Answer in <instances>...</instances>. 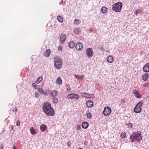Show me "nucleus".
<instances>
[{
	"instance_id": "22",
	"label": "nucleus",
	"mask_w": 149,
	"mask_h": 149,
	"mask_svg": "<svg viewBox=\"0 0 149 149\" xmlns=\"http://www.w3.org/2000/svg\"><path fill=\"white\" fill-rule=\"evenodd\" d=\"M75 45V43L72 41H71L68 43V46L69 47L72 48L74 47Z\"/></svg>"
},
{
	"instance_id": "13",
	"label": "nucleus",
	"mask_w": 149,
	"mask_h": 149,
	"mask_svg": "<svg viewBox=\"0 0 149 149\" xmlns=\"http://www.w3.org/2000/svg\"><path fill=\"white\" fill-rule=\"evenodd\" d=\"M133 93L137 98L139 99L141 97V95L140 94L139 92L136 90H134Z\"/></svg>"
},
{
	"instance_id": "47",
	"label": "nucleus",
	"mask_w": 149,
	"mask_h": 149,
	"mask_svg": "<svg viewBox=\"0 0 149 149\" xmlns=\"http://www.w3.org/2000/svg\"><path fill=\"white\" fill-rule=\"evenodd\" d=\"M13 149H17L15 145H14L13 146Z\"/></svg>"
},
{
	"instance_id": "36",
	"label": "nucleus",
	"mask_w": 149,
	"mask_h": 149,
	"mask_svg": "<svg viewBox=\"0 0 149 149\" xmlns=\"http://www.w3.org/2000/svg\"><path fill=\"white\" fill-rule=\"evenodd\" d=\"M38 91L41 93H42V92H43V89L41 88H39L38 90Z\"/></svg>"
},
{
	"instance_id": "48",
	"label": "nucleus",
	"mask_w": 149,
	"mask_h": 149,
	"mask_svg": "<svg viewBox=\"0 0 149 149\" xmlns=\"http://www.w3.org/2000/svg\"><path fill=\"white\" fill-rule=\"evenodd\" d=\"M17 109L16 107H15V112H17Z\"/></svg>"
},
{
	"instance_id": "6",
	"label": "nucleus",
	"mask_w": 149,
	"mask_h": 149,
	"mask_svg": "<svg viewBox=\"0 0 149 149\" xmlns=\"http://www.w3.org/2000/svg\"><path fill=\"white\" fill-rule=\"evenodd\" d=\"M111 112V109L110 107H107L104 108L103 113L105 116L110 114Z\"/></svg>"
},
{
	"instance_id": "31",
	"label": "nucleus",
	"mask_w": 149,
	"mask_h": 149,
	"mask_svg": "<svg viewBox=\"0 0 149 149\" xmlns=\"http://www.w3.org/2000/svg\"><path fill=\"white\" fill-rule=\"evenodd\" d=\"M74 32L75 33L78 34L80 32V30L78 28H76L74 30Z\"/></svg>"
},
{
	"instance_id": "51",
	"label": "nucleus",
	"mask_w": 149,
	"mask_h": 149,
	"mask_svg": "<svg viewBox=\"0 0 149 149\" xmlns=\"http://www.w3.org/2000/svg\"><path fill=\"white\" fill-rule=\"evenodd\" d=\"M7 118H6V119L5 120H6V119H7Z\"/></svg>"
},
{
	"instance_id": "5",
	"label": "nucleus",
	"mask_w": 149,
	"mask_h": 149,
	"mask_svg": "<svg viewBox=\"0 0 149 149\" xmlns=\"http://www.w3.org/2000/svg\"><path fill=\"white\" fill-rule=\"evenodd\" d=\"M54 64L55 68L58 69H60L62 64V60L58 58H54Z\"/></svg>"
},
{
	"instance_id": "38",
	"label": "nucleus",
	"mask_w": 149,
	"mask_h": 149,
	"mask_svg": "<svg viewBox=\"0 0 149 149\" xmlns=\"http://www.w3.org/2000/svg\"><path fill=\"white\" fill-rule=\"evenodd\" d=\"M20 121L18 120H17V122H16L17 126H20Z\"/></svg>"
},
{
	"instance_id": "21",
	"label": "nucleus",
	"mask_w": 149,
	"mask_h": 149,
	"mask_svg": "<svg viewBox=\"0 0 149 149\" xmlns=\"http://www.w3.org/2000/svg\"><path fill=\"white\" fill-rule=\"evenodd\" d=\"M101 10L103 13L105 14L107 11L108 9L106 7L104 6L101 8Z\"/></svg>"
},
{
	"instance_id": "12",
	"label": "nucleus",
	"mask_w": 149,
	"mask_h": 149,
	"mask_svg": "<svg viewBox=\"0 0 149 149\" xmlns=\"http://www.w3.org/2000/svg\"><path fill=\"white\" fill-rule=\"evenodd\" d=\"M65 35L64 34H61L60 37V39L61 43H63L65 42Z\"/></svg>"
},
{
	"instance_id": "32",
	"label": "nucleus",
	"mask_w": 149,
	"mask_h": 149,
	"mask_svg": "<svg viewBox=\"0 0 149 149\" xmlns=\"http://www.w3.org/2000/svg\"><path fill=\"white\" fill-rule=\"evenodd\" d=\"M126 136V134L125 133H124L123 132H122L121 133V135H120V137L122 138V139H124L125 138Z\"/></svg>"
},
{
	"instance_id": "30",
	"label": "nucleus",
	"mask_w": 149,
	"mask_h": 149,
	"mask_svg": "<svg viewBox=\"0 0 149 149\" xmlns=\"http://www.w3.org/2000/svg\"><path fill=\"white\" fill-rule=\"evenodd\" d=\"M57 19L58 21L61 22H63V18L61 16H58Z\"/></svg>"
},
{
	"instance_id": "25",
	"label": "nucleus",
	"mask_w": 149,
	"mask_h": 149,
	"mask_svg": "<svg viewBox=\"0 0 149 149\" xmlns=\"http://www.w3.org/2000/svg\"><path fill=\"white\" fill-rule=\"evenodd\" d=\"M42 77H40L38 78L37 80L36 81V83L37 84H39L42 80Z\"/></svg>"
},
{
	"instance_id": "4",
	"label": "nucleus",
	"mask_w": 149,
	"mask_h": 149,
	"mask_svg": "<svg viewBox=\"0 0 149 149\" xmlns=\"http://www.w3.org/2000/svg\"><path fill=\"white\" fill-rule=\"evenodd\" d=\"M143 103V101L141 100L139 102L135 107L134 111L136 113H140L142 110L141 106Z\"/></svg>"
},
{
	"instance_id": "8",
	"label": "nucleus",
	"mask_w": 149,
	"mask_h": 149,
	"mask_svg": "<svg viewBox=\"0 0 149 149\" xmlns=\"http://www.w3.org/2000/svg\"><path fill=\"white\" fill-rule=\"evenodd\" d=\"M79 97V96L76 94L75 93H70L69 94L68 96L67 97L68 98L70 99H78Z\"/></svg>"
},
{
	"instance_id": "7",
	"label": "nucleus",
	"mask_w": 149,
	"mask_h": 149,
	"mask_svg": "<svg viewBox=\"0 0 149 149\" xmlns=\"http://www.w3.org/2000/svg\"><path fill=\"white\" fill-rule=\"evenodd\" d=\"M81 95L83 97L87 98H93L95 97V96L93 94H90L86 92H83L81 93Z\"/></svg>"
},
{
	"instance_id": "34",
	"label": "nucleus",
	"mask_w": 149,
	"mask_h": 149,
	"mask_svg": "<svg viewBox=\"0 0 149 149\" xmlns=\"http://www.w3.org/2000/svg\"><path fill=\"white\" fill-rule=\"evenodd\" d=\"M143 87H149V83H146L143 84Z\"/></svg>"
},
{
	"instance_id": "16",
	"label": "nucleus",
	"mask_w": 149,
	"mask_h": 149,
	"mask_svg": "<svg viewBox=\"0 0 149 149\" xmlns=\"http://www.w3.org/2000/svg\"><path fill=\"white\" fill-rule=\"evenodd\" d=\"M149 76V74L148 73H146L143 74L142 76L143 79L145 81H147Z\"/></svg>"
},
{
	"instance_id": "11",
	"label": "nucleus",
	"mask_w": 149,
	"mask_h": 149,
	"mask_svg": "<svg viewBox=\"0 0 149 149\" xmlns=\"http://www.w3.org/2000/svg\"><path fill=\"white\" fill-rule=\"evenodd\" d=\"M76 49L78 50H81L83 48V45L81 42H78L75 46Z\"/></svg>"
},
{
	"instance_id": "14",
	"label": "nucleus",
	"mask_w": 149,
	"mask_h": 149,
	"mask_svg": "<svg viewBox=\"0 0 149 149\" xmlns=\"http://www.w3.org/2000/svg\"><path fill=\"white\" fill-rule=\"evenodd\" d=\"M107 61L109 63H111L113 61V58L111 56L109 55L107 56Z\"/></svg>"
},
{
	"instance_id": "41",
	"label": "nucleus",
	"mask_w": 149,
	"mask_h": 149,
	"mask_svg": "<svg viewBox=\"0 0 149 149\" xmlns=\"http://www.w3.org/2000/svg\"><path fill=\"white\" fill-rule=\"evenodd\" d=\"M4 147V146L3 144H1L0 146V149H3Z\"/></svg>"
},
{
	"instance_id": "45",
	"label": "nucleus",
	"mask_w": 149,
	"mask_h": 149,
	"mask_svg": "<svg viewBox=\"0 0 149 149\" xmlns=\"http://www.w3.org/2000/svg\"><path fill=\"white\" fill-rule=\"evenodd\" d=\"M10 127L11 128V130H13V129L14 127L13 125H10Z\"/></svg>"
},
{
	"instance_id": "2",
	"label": "nucleus",
	"mask_w": 149,
	"mask_h": 149,
	"mask_svg": "<svg viewBox=\"0 0 149 149\" xmlns=\"http://www.w3.org/2000/svg\"><path fill=\"white\" fill-rule=\"evenodd\" d=\"M130 138L132 142H133L134 140L137 142L140 141L142 138L141 132H138L133 133L130 136Z\"/></svg>"
},
{
	"instance_id": "3",
	"label": "nucleus",
	"mask_w": 149,
	"mask_h": 149,
	"mask_svg": "<svg viewBox=\"0 0 149 149\" xmlns=\"http://www.w3.org/2000/svg\"><path fill=\"white\" fill-rule=\"evenodd\" d=\"M122 6V2H117L112 5V9L116 12H119L121 11Z\"/></svg>"
},
{
	"instance_id": "23",
	"label": "nucleus",
	"mask_w": 149,
	"mask_h": 149,
	"mask_svg": "<svg viewBox=\"0 0 149 149\" xmlns=\"http://www.w3.org/2000/svg\"><path fill=\"white\" fill-rule=\"evenodd\" d=\"M86 115L87 118L89 119H91L92 118V115L90 112L89 111L86 112Z\"/></svg>"
},
{
	"instance_id": "24",
	"label": "nucleus",
	"mask_w": 149,
	"mask_h": 149,
	"mask_svg": "<svg viewBox=\"0 0 149 149\" xmlns=\"http://www.w3.org/2000/svg\"><path fill=\"white\" fill-rule=\"evenodd\" d=\"M56 82L57 84L60 85L62 83V80L60 77H58L56 79Z\"/></svg>"
},
{
	"instance_id": "28",
	"label": "nucleus",
	"mask_w": 149,
	"mask_h": 149,
	"mask_svg": "<svg viewBox=\"0 0 149 149\" xmlns=\"http://www.w3.org/2000/svg\"><path fill=\"white\" fill-rule=\"evenodd\" d=\"M30 131L32 134L34 135L36 134L35 130L33 127H31L30 129Z\"/></svg>"
},
{
	"instance_id": "49",
	"label": "nucleus",
	"mask_w": 149,
	"mask_h": 149,
	"mask_svg": "<svg viewBox=\"0 0 149 149\" xmlns=\"http://www.w3.org/2000/svg\"><path fill=\"white\" fill-rule=\"evenodd\" d=\"M68 146H70V144H68Z\"/></svg>"
},
{
	"instance_id": "18",
	"label": "nucleus",
	"mask_w": 149,
	"mask_h": 149,
	"mask_svg": "<svg viewBox=\"0 0 149 149\" xmlns=\"http://www.w3.org/2000/svg\"><path fill=\"white\" fill-rule=\"evenodd\" d=\"M58 95V91L57 90H54L51 93V96L52 97H56Z\"/></svg>"
},
{
	"instance_id": "10",
	"label": "nucleus",
	"mask_w": 149,
	"mask_h": 149,
	"mask_svg": "<svg viewBox=\"0 0 149 149\" xmlns=\"http://www.w3.org/2000/svg\"><path fill=\"white\" fill-rule=\"evenodd\" d=\"M143 71L145 72H149V62L146 64L143 67Z\"/></svg>"
},
{
	"instance_id": "29",
	"label": "nucleus",
	"mask_w": 149,
	"mask_h": 149,
	"mask_svg": "<svg viewBox=\"0 0 149 149\" xmlns=\"http://www.w3.org/2000/svg\"><path fill=\"white\" fill-rule=\"evenodd\" d=\"M52 102L54 103H57L58 102V99L56 97H52Z\"/></svg>"
},
{
	"instance_id": "20",
	"label": "nucleus",
	"mask_w": 149,
	"mask_h": 149,
	"mask_svg": "<svg viewBox=\"0 0 149 149\" xmlns=\"http://www.w3.org/2000/svg\"><path fill=\"white\" fill-rule=\"evenodd\" d=\"M51 50L50 49H47L44 54V56L45 57H48L49 56Z\"/></svg>"
},
{
	"instance_id": "19",
	"label": "nucleus",
	"mask_w": 149,
	"mask_h": 149,
	"mask_svg": "<svg viewBox=\"0 0 149 149\" xmlns=\"http://www.w3.org/2000/svg\"><path fill=\"white\" fill-rule=\"evenodd\" d=\"M86 105L88 107H92L93 106V103L92 101L89 100L87 102Z\"/></svg>"
},
{
	"instance_id": "52",
	"label": "nucleus",
	"mask_w": 149,
	"mask_h": 149,
	"mask_svg": "<svg viewBox=\"0 0 149 149\" xmlns=\"http://www.w3.org/2000/svg\"><path fill=\"white\" fill-rule=\"evenodd\" d=\"M66 0H65V1H66Z\"/></svg>"
},
{
	"instance_id": "9",
	"label": "nucleus",
	"mask_w": 149,
	"mask_h": 149,
	"mask_svg": "<svg viewBox=\"0 0 149 149\" xmlns=\"http://www.w3.org/2000/svg\"><path fill=\"white\" fill-rule=\"evenodd\" d=\"M86 51V55L88 57H91L93 56V52L92 48H88Z\"/></svg>"
},
{
	"instance_id": "33",
	"label": "nucleus",
	"mask_w": 149,
	"mask_h": 149,
	"mask_svg": "<svg viewBox=\"0 0 149 149\" xmlns=\"http://www.w3.org/2000/svg\"><path fill=\"white\" fill-rule=\"evenodd\" d=\"M142 12L141 10H137L134 12V14L136 15H137V14H139L141 13Z\"/></svg>"
},
{
	"instance_id": "46",
	"label": "nucleus",
	"mask_w": 149,
	"mask_h": 149,
	"mask_svg": "<svg viewBox=\"0 0 149 149\" xmlns=\"http://www.w3.org/2000/svg\"><path fill=\"white\" fill-rule=\"evenodd\" d=\"M100 50H102V51L104 49H104L102 47H100Z\"/></svg>"
},
{
	"instance_id": "39",
	"label": "nucleus",
	"mask_w": 149,
	"mask_h": 149,
	"mask_svg": "<svg viewBox=\"0 0 149 149\" xmlns=\"http://www.w3.org/2000/svg\"><path fill=\"white\" fill-rule=\"evenodd\" d=\"M62 47L60 45L58 46V51H61L62 50Z\"/></svg>"
},
{
	"instance_id": "26",
	"label": "nucleus",
	"mask_w": 149,
	"mask_h": 149,
	"mask_svg": "<svg viewBox=\"0 0 149 149\" xmlns=\"http://www.w3.org/2000/svg\"><path fill=\"white\" fill-rule=\"evenodd\" d=\"M74 76L75 77L77 78V79H79L81 80L83 79L84 77V76L83 75H82L81 76H79V75L75 74Z\"/></svg>"
},
{
	"instance_id": "44",
	"label": "nucleus",
	"mask_w": 149,
	"mask_h": 149,
	"mask_svg": "<svg viewBox=\"0 0 149 149\" xmlns=\"http://www.w3.org/2000/svg\"><path fill=\"white\" fill-rule=\"evenodd\" d=\"M121 102L122 104L125 103V100L124 99H122L121 100Z\"/></svg>"
},
{
	"instance_id": "43",
	"label": "nucleus",
	"mask_w": 149,
	"mask_h": 149,
	"mask_svg": "<svg viewBox=\"0 0 149 149\" xmlns=\"http://www.w3.org/2000/svg\"><path fill=\"white\" fill-rule=\"evenodd\" d=\"M81 128V127L80 125H78L77 127V130H78L80 129Z\"/></svg>"
},
{
	"instance_id": "15",
	"label": "nucleus",
	"mask_w": 149,
	"mask_h": 149,
	"mask_svg": "<svg viewBox=\"0 0 149 149\" xmlns=\"http://www.w3.org/2000/svg\"><path fill=\"white\" fill-rule=\"evenodd\" d=\"M81 126L83 128L86 129L88 127L89 124L87 122H84L82 123Z\"/></svg>"
},
{
	"instance_id": "1",
	"label": "nucleus",
	"mask_w": 149,
	"mask_h": 149,
	"mask_svg": "<svg viewBox=\"0 0 149 149\" xmlns=\"http://www.w3.org/2000/svg\"><path fill=\"white\" fill-rule=\"evenodd\" d=\"M42 110L48 116H53L54 115V111L51 107V104L49 102H46L43 104Z\"/></svg>"
},
{
	"instance_id": "40",
	"label": "nucleus",
	"mask_w": 149,
	"mask_h": 149,
	"mask_svg": "<svg viewBox=\"0 0 149 149\" xmlns=\"http://www.w3.org/2000/svg\"><path fill=\"white\" fill-rule=\"evenodd\" d=\"M42 94V95L45 96L47 95V93L46 92L44 91H43V92Z\"/></svg>"
},
{
	"instance_id": "37",
	"label": "nucleus",
	"mask_w": 149,
	"mask_h": 149,
	"mask_svg": "<svg viewBox=\"0 0 149 149\" xmlns=\"http://www.w3.org/2000/svg\"><path fill=\"white\" fill-rule=\"evenodd\" d=\"M127 125L128 126V127L130 128H132V124L131 123H128L127 124Z\"/></svg>"
},
{
	"instance_id": "50",
	"label": "nucleus",
	"mask_w": 149,
	"mask_h": 149,
	"mask_svg": "<svg viewBox=\"0 0 149 149\" xmlns=\"http://www.w3.org/2000/svg\"><path fill=\"white\" fill-rule=\"evenodd\" d=\"M63 1H61V3H63Z\"/></svg>"
},
{
	"instance_id": "42",
	"label": "nucleus",
	"mask_w": 149,
	"mask_h": 149,
	"mask_svg": "<svg viewBox=\"0 0 149 149\" xmlns=\"http://www.w3.org/2000/svg\"><path fill=\"white\" fill-rule=\"evenodd\" d=\"M32 86L33 87L36 88V84L35 83H33L32 84Z\"/></svg>"
},
{
	"instance_id": "27",
	"label": "nucleus",
	"mask_w": 149,
	"mask_h": 149,
	"mask_svg": "<svg viewBox=\"0 0 149 149\" xmlns=\"http://www.w3.org/2000/svg\"><path fill=\"white\" fill-rule=\"evenodd\" d=\"M74 23L76 25H78L81 22L78 19H75L74 20Z\"/></svg>"
},
{
	"instance_id": "17",
	"label": "nucleus",
	"mask_w": 149,
	"mask_h": 149,
	"mask_svg": "<svg viewBox=\"0 0 149 149\" xmlns=\"http://www.w3.org/2000/svg\"><path fill=\"white\" fill-rule=\"evenodd\" d=\"M40 128L42 132L45 131L47 129L46 125L44 124H42L40 125Z\"/></svg>"
},
{
	"instance_id": "35",
	"label": "nucleus",
	"mask_w": 149,
	"mask_h": 149,
	"mask_svg": "<svg viewBox=\"0 0 149 149\" xmlns=\"http://www.w3.org/2000/svg\"><path fill=\"white\" fill-rule=\"evenodd\" d=\"M39 96V94L38 92H36L35 93V97H36L38 98Z\"/></svg>"
}]
</instances>
